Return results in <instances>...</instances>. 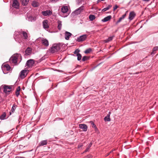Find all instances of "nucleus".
<instances>
[{"mask_svg":"<svg viewBox=\"0 0 158 158\" xmlns=\"http://www.w3.org/2000/svg\"><path fill=\"white\" fill-rule=\"evenodd\" d=\"M64 44L62 43H58L53 45L51 48L50 51L51 53H54L60 51Z\"/></svg>","mask_w":158,"mask_h":158,"instance_id":"obj_1","label":"nucleus"},{"mask_svg":"<svg viewBox=\"0 0 158 158\" xmlns=\"http://www.w3.org/2000/svg\"><path fill=\"white\" fill-rule=\"evenodd\" d=\"M22 57L21 55L19 54H16L13 55L10 58V62L16 64L18 61L19 60V62H20L22 60Z\"/></svg>","mask_w":158,"mask_h":158,"instance_id":"obj_2","label":"nucleus"},{"mask_svg":"<svg viewBox=\"0 0 158 158\" xmlns=\"http://www.w3.org/2000/svg\"><path fill=\"white\" fill-rule=\"evenodd\" d=\"M0 88H2L4 92L7 94L12 90V86L5 85L3 87H1Z\"/></svg>","mask_w":158,"mask_h":158,"instance_id":"obj_3","label":"nucleus"},{"mask_svg":"<svg viewBox=\"0 0 158 158\" xmlns=\"http://www.w3.org/2000/svg\"><path fill=\"white\" fill-rule=\"evenodd\" d=\"M2 69L4 73H6V71H9L10 70L11 67L8 64L3 65L2 67Z\"/></svg>","mask_w":158,"mask_h":158,"instance_id":"obj_4","label":"nucleus"},{"mask_svg":"<svg viewBox=\"0 0 158 158\" xmlns=\"http://www.w3.org/2000/svg\"><path fill=\"white\" fill-rule=\"evenodd\" d=\"M28 73V71L27 69H24L21 71L19 77L22 79L24 78Z\"/></svg>","mask_w":158,"mask_h":158,"instance_id":"obj_5","label":"nucleus"},{"mask_svg":"<svg viewBox=\"0 0 158 158\" xmlns=\"http://www.w3.org/2000/svg\"><path fill=\"white\" fill-rule=\"evenodd\" d=\"M87 36L88 35L86 34H84L83 35H81L78 37H77V41L79 42L84 41L86 40Z\"/></svg>","mask_w":158,"mask_h":158,"instance_id":"obj_6","label":"nucleus"},{"mask_svg":"<svg viewBox=\"0 0 158 158\" xmlns=\"http://www.w3.org/2000/svg\"><path fill=\"white\" fill-rule=\"evenodd\" d=\"M41 43L44 46L48 47L49 45V43L48 40L46 39L42 38L41 39L40 41Z\"/></svg>","mask_w":158,"mask_h":158,"instance_id":"obj_7","label":"nucleus"},{"mask_svg":"<svg viewBox=\"0 0 158 158\" xmlns=\"http://www.w3.org/2000/svg\"><path fill=\"white\" fill-rule=\"evenodd\" d=\"M136 16V14L133 11H131L129 15L128 19L129 21H131L133 20Z\"/></svg>","mask_w":158,"mask_h":158,"instance_id":"obj_8","label":"nucleus"},{"mask_svg":"<svg viewBox=\"0 0 158 158\" xmlns=\"http://www.w3.org/2000/svg\"><path fill=\"white\" fill-rule=\"evenodd\" d=\"M12 6L16 9H18L19 3L17 0H14L13 2Z\"/></svg>","mask_w":158,"mask_h":158,"instance_id":"obj_9","label":"nucleus"},{"mask_svg":"<svg viewBox=\"0 0 158 158\" xmlns=\"http://www.w3.org/2000/svg\"><path fill=\"white\" fill-rule=\"evenodd\" d=\"M79 127L80 129H82L84 131H86L87 130V126L85 124H80Z\"/></svg>","mask_w":158,"mask_h":158,"instance_id":"obj_10","label":"nucleus"},{"mask_svg":"<svg viewBox=\"0 0 158 158\" xmlns=\"http://www.w3.org/2000/svg\"><path fill=\"white\" fill-rule=\"evenodd\" d=\"M32 49L30 47H28L25 51V55L27 56L30 55L32 52Z\"/></svg>","mask_w":158,"mask_h":158,"instance_id":"obj_11","label":"nucleus"},{"mask_svg":"<svg viewBox=\"0 0 158 158\" xmlns=\"http://www.w3.org/2000/svg\"><path fill=\"white\" fill-rule=\"evenodd\" d=\"M34 64V61L33 60L30 59L27 60L26 63V65L30 67L31 66Z\"/></svg>","mask_w":158,"mask_h":158,"instance_id":"obj_12","label":"nucleus"},{"mask_svg":"<svg viewBox=\"0 0 158 158\" xmlns=\"http://www.w3.org/2000/svg\"><path fill=\"white\" fill-rule=\"evenodd\" d=\"M31 5L34 7L38 6L40 5L39 2L37 0H34L31 3Z\"/></svg>","mask_w":158,"mask_h":158,"instance_id":"obj_13","label":"nucleus"},{"mask_svg":"<svg viewBox=\"0 0 158 158\" xmlns=\"http://www.w3.org/2000/svg\"><path fill=\"white\" fill-rule=\"evenodd\" d=\"M43 25L44 29H48L49 28L48 25V21L47 20H44L43 22Z\"/></svg>","mask_w":158,"mask_h":158,"instance_id":"obj_14","label":"nucleus"},{"mask_svg":"<svg viewBox=\"0 0 158 158\" xmlns=\"http://www.w3.org/2000/svg\"><path fill=\"white\" fill-rule=\"evenodd\" d=\"M42 15L44 16H47L51 15L52 14V12L51 10H45L42 12Z\"/></svg>","mask_w":158,"mask_h":158,"instance_id":"obj_15","label":"nucleus"},{"mask_svg":"<svg viewBox=\"0 0 158 158\" xmlns=\"http://www.w3.org/2000/svg\"><path fill=\"white\" fill-rule=\"evenodd\" d=\"M111 16L110 15H109L105 17L102 20V22H107L110 20L111 18Z\"/></svg>","mask_w":158,"mask_h":158,"instance_id":"obj_16","label":"nucleus"},{"mask_svg":"<svg viewBox=\"0 0 158 158\" xmlns=\"http://www.w3.org/2000/svg\"><path fill=\"white\" fill-rule=\"evenodd\" d=\"M47 144V140H44L41 141L39 143V145L40 146H43L46 145Z\"/></svg>","mask_w":158,"mask_h":158,"instance_id":"obj_17","label":"nucleus"},{"mask_svg":"<svg viewBox=\"0 0 158 158\" xmlns=\"http://www.w3.org/2000/svg\"><path fill=\"white\" fill-rule=\"evenodd\" d=\"M29 0H20L23 6H26L28 3Z\"/></svg>","mask_w":158,"mask_h":158,"instance_id":"obj_18","label":"nucleus"},{"mask_svg":"<svg viewBox=\"0 0 158 158\" xmlns=\"http://www.w3.org/2000/svg\"><path fill=\"white\" fill-rule=\"evenodd\" d=\"M57 23L58 24L57 28L59 30H60L62 27V22L58 20Z\"/></svg>","mask_w":158,"mask_h":158,"instance_id":"obj_19","label":"nucleus"},{"mask_svg":"<svg viewBox=\"0 0 158 158\" xmlns=\"http://www.w3.org/2000/svg\"><path fill=\"white\" fill-rule=\"evenodd\" d=\"M36 19V17H32V16H29L28 18V20L31 21H35Z\"/></svg>","mask_w":158,"mask_h":158,"instance_id":"obj_20","label":"nucleus"},{"mask_svg":"<svg viewBox=\"0 0 158 158\" xmlns=\"http://www.w3.org/2000/svg\"><path fill=\"white\" fill-rule=\"evenodd\" d=\"M65 38L66 40L69 39V32L66 31L65 33Z\"/></svg>","mask_w":158,"mask_h":158,"instance_id":"obj_21","label":"nucleus"},{"mask_svg":"<svg viewBox=\"0 0 158 158\" xmlns=\"http://www.w3.org/2000/svg\"><path fill=\"white\" fill-rule=\"evenodd\" d=\"M6 116V113L5 112L3 113L0 117V119L1 120H4L5 119Z\"/></svg>","mask_w":158,"mask_h":158,"instance_id":"obj_22","label":"nucleus"},{"mask_svg":"<svg viewBox=\"0 0 158 158\" xmlns=\"http://www.w3.org/2000/svg\"><path fill=\"white\" fill-rule=\"evenodd\" d=\"M104 120L105 121H110V117H109V115H107L104 118Z\"/></svg>","mask_w":158,"mask_h":158,"instance_id":"obj_23","label":"nucleus"},{"mask_svg":"<svg viewBox=\"0 0 158 158\" xmlns=\"http://www.w3.org/2000/svg\"><path fill=\"white\" fill-rule=\"evenodd\" d=\"M90 123L92 125V127L93 128L95 129V131L98 130L97 128V127L96 125L94 124V123L93 121H90Z\"/></svg>","mask_w":158,"mask_h":158,"instance_id":"obj_24","label":"nucleus"},{"mask_svg":"<svg viewBox=\"0 0 158 158\" xmlns=\"http://www.w3.org/2000/svg\"><path fill=\"white\" fill-rule=\"evenodd\" d=\"M89 18L90 20L93 21L95 19V17L94 15H90L89 16Z\"/></svg>","mask_w":158,"mask_h":158,"instance_id":"obj_25","label":"nucleus"},{"mask_svg":"<svg viewBox=\"0 0 158 158\" xmlns=\"http://www.w3.org/2000/svg\"><path fill=\"white\" fill-rule=\"evenodd\" d=\"M23 35L24 37V39H27L28 36L27 33L25 31H23L22 32Z\"/></svg>","mask_w":158,"mask_h":158,"instance_id":"obj_26","label":"nucleus"},{"mask_svg":"<svg viewBox=\"0 0 158 158\" xmlns=\"http://www.w3.org/2000/svg\"><path fill=\"white\" fill-rule=\"evenodd\" d=\"M16 106L15 105V104H14L13 105V106L12 107L11 109V111L12 112H13L15 110L16 108Z\"/></svg>","mask_w":158,"mask_h":158,"instance_id":"obj_27","label":"nucleus"},{"mask_svg":"<svg viewBox=\"0 0 158 158\" xmlns=\"http://www.w3.org/2000/svg\"><path fill=\"white\" fill-rule=\"evenodd\" d=\"M77 60H81L82 57L80 53H77Z\"/></svg>","mask_w":158,"mask_h":158,"instance_id":"obj_28","label":"nucleus"},{"mask_svg":"<svg viewBox=\"0 0 158 158\" xmlns=\"http://www.w3.org/2000/svg\"><path fill=\"white\" fill-rule=\"evenodd\" d=\"M92 145V143H90L88 145V147L86 148V149L85 150V152H88L89 149L91 147V145Z\"/></svg>","mask_w":158,"mask_h":158,"instance_id":"obj_29","label":"nucleus"},{"mask_svg":"<svg viewBox=\"0 0 158 158\" xmlns=\"http://www.w3.org/2000/svg\"><path fill=\"white\" fill-rule=\"evenodd\" d=\"M92 51V49L91 48H89L86 49L85 51V53L87 54L90 53Z\"/></svg>","mask_w":158,"mask_h":158,"instance_id":"obj_30","label":"nucleus"},{"mask_svg":"<svg viewBox=\"0 0 158 158\" xmlns=\"http://www.w3.org/2000/svg\"><path fill=\"white\" fill-rule=\"evenodd\" d=\"M113 39V36H111L109 37L108 39L106 40V42H109L111 41Z\"/></svg>","mask_w":158,"mask_h":158,"instance_id":"obj_31","label":"nucleus"},{"mask_svg":"<svg viewBox=\"0 0 158 158\" xmlns=\"http://www.w3.org/2000/svg\"><path fill=\"white\" fill-rule=\"evenodd\" d=\"M112 7L111 5H109L103 9L102 10H108L109 9H111V7Z\"/></svg>","mask_w":158,"mask_h":158,"instance_id":"obj_32","label":"nucleus"},{"mask_svg":"<svg viewBox=\"0 0 158 158\" xmlns=\"http://www.w3.org/2000/svg\"><path fill=\"white\" fill-rule=\"evenodd\" d=\"M123 19H122V18L121 17L119 18L118 20L116 23V24H117L118 23L122 21V20Z\"/></svg>","mask_w":158,"mask_h":158,"instance_id":"obj_33","label":"nucleus"},{"mask_svg":"<svg viewBox=\"0 0 158 158\" xmlns=\"http://www.w3.org/2000/svg\"><path fill=\"white\" fill-rule=\"evenodd\" d=\"M64 9V10H69L67 6H64L61 8V10H63V9Z\"/></svg>","mask_w":158,"mask_h":158,"instance_id":"obj_34","label":"nucleus"},{"mask_svg":"<svg viewBox=\"0 0 158 158\" xmlns=\"http://www.w3.org/2000/svg\"><path fill=\"white\" fill-rule=\"evenodd\" d=\"M87 57L86 56H84L82 59L83 61H85L87 59Z\"/></svg>","mask_w":158,"mask_h":158,"instance_id":"obj_35","label":"nucleus"},{"mask_svg":"<svg viewBox=\"0 0 158 158\" xmlns=\"http://www.w3.org/2000/svg\"><path fill=\"white\" fill-rule=\"evenodd\" d=\"M19 12V10H12V13L14 15L17 14Z\"/></svg>","mask_w":158,"mask_h":158,"instance_id":"obj_36","label":"nucleus"},{"mask_svg":"<svg viewBox=\"0 0 158 158\" xmlns=\"http://www.w3.org/2000/svg\"><path fill=\"white\" fill-rule=\"evenodd\" d=\"M127 11H126L125 14H123L122 15V16L121 17L122 19H124L125 17L126 16L127 13Z\"/></svg>","mask_w":158,"mask_h":158,"instance_id":"obj_37","label":"nucleus"},{"mask_svg":"<svg viewBox=\"0 0 158 158\" xmlns=\"http://www.w3.org/2000/svg\"><path fill=\"white\" fill-rule=\"evenodd\" d=\"M158 49V47L156 46L153 48L152 50H153V51L155 52V51H156V50H157Z\"/></svg>","mask_w":158,"mask_h":158,"instance_id":"obj_38","label":"nucleus"},{"mask_svg":"<svg viewBox=\"0 0 158 158\" xmlns=\"http://www.w3.org/2000/svg\"><path fill=\"white\" fill-rule=\"evenodd\" d=\"M79 52V50L77 49L74 52V53L77 55V53H79L78 52Z\"/></svg>","mask_w":158,"mask_h":158,"instance_id":"obj_39","label":"nucleus"},{"mask_svg":"<svg viewBox=\"0 0 158 158\" xmlns=\"http://www.w3.org/2000/svg\"><path fill=\"white\" fill-rule=\"evenodd\" d=\"M20 86H19L17 87L16 91L19 92V91H20Z\"/></svg>","mask_w":158,"mask_h":158,"instance_id":"obj_40","label":"nucleus"},{"mask_svg":"<svg viewBox=\"0 0 158 158\" xmlns=\"http://www.w3.org/2000/svg\"><path fill=\"white\" fill-rule=\"evenodd\" d=\"M118 7V6L117 5H116L115 6H114V7H113V10H115L116 9H117V8Z\"/></svg>","mask_w":158,"mask_h":158,"instance_id":"obj_41","label":"nucleus"},{"mask_svg":"<svg viewBox=\"0 0 158 158\" xmlns=\"http://www.w3.org/2000/svg\"><path fill=\"white\" fill-rule=\"evenodd\" d=\"M83 146V144L82 143H81L79 144L78 145V148H80L82 147Z\"/></svg>","mask_w":158,"mask_h":158,"instance_id":"obj_42","label":"nucleus"},{"mask_svg":"<svg viewBox=\"0 0 158 158\" xmlns=\"http://www.w3.org/2000/svg\"><path fill=\"white\" fill-rule=\"evenodd\" d=\"M15 95L17 97H18L19 95V92L16 91Z\"/></svg>","mask_w":158,"mask_h":158,"instance_id":"obj_43","label":"nucleus"},{"mask_svg":"<svg viewBox=\"0 0 158 158\" xmlns=\"http://www.w3.org/2000/svg\"><path fill=\"white\" fill-rule=\"evenodd\" d=\"M83 7V6L79 8L77 10H83L84 9Z\"/></svg>","mask_w":158,"mask_h":158,"instance_id":"obj_44","label":"nucleus"},{"mask_svg":"<svg viewBox=\"0 0 158 158\" xmlns=\"http://www.w3.org/2000/svg\"><path fill=\"white\" fill-rule=\"evenodd\" d=\"M80 11L81 10H75L74 12L75 13H76L77 12H79L80 13L81 12Z\"/></svg>","mask_w":158,"mask_h":158,"instance_id":"obj_45","label":"nucleus"},{"mask_svg":"<svg viewBox=\"0 0 158 158\" xmlns=\"http://www.w3.org/2000/svg\"><path fill=\"white\" fill-rule=\"evenodd\" d=\"M62 11V12L63 13H66L67 12V11H68V10H61Z\"/></svg>","mask_w":158,"mask_h":158,"instance_id":"obj_46","label":"nucleus"},{"mask_svg":"<svg viewBox=\"0 0 158 158\" xmlns=\"http://www.w3.org/2000/svg\"><path fill=\"white\" fill-rule=\"evenodd\" d=\"M154 52V51H153V50H152V52L151 53V55L155 54V53Z\"/></svg>","mask_w":158,"mask_h":158,"instance_id":"obj_47","label":"nucleus"},{"mask_svg":"<svg viewBox=\"0 0 158 158\" xmlns=\"http://www.w3.org/2000/svg\"><path fill=\"white\" fill-rule=\"evenodd\" d=\"M111 114V112L109 111V113H108V114L107 115H109V117H110V114Z\"/></svg>","mask_w":158,"mask_h":158,"instance_id":"obj_48","label":"nucleus"},{"mask_svg":"<svg viewBox=\"0 0 158 158\" xmlns=\"http://www.w3.org/2000/svg\"><path fill=\"white\" fill-rule=\"evenodd\" d=\"M70 134H73V131H70Z\"/></svg>","mask_w":158,"mask_h":158,"instance_id":"obj_49","label":"nucleus"},{"mask_svg":"<svg viewBox=\"0 0 158 158\" xmlns=\"http://www.w3.org/2000/svg\"><path fill=\"white\" fill-rule=\"evenodd\" d=\"M101 1V0H98V2H100Z\"/></svg>","mask_w":158,"mask_h":158,"instance_id":"obj_50","label":"nucleus"},{"mask_svg":"<svg viewBox=\"0 0 158 158\" xmlns=\"http://www.w3.org/2000/svg\"><path fill=\"white\" fill-rule=\"evenodd\" d=\"M72 35V34L70 33V37Z\"/></svg>","mask_w":158,"mask_h":158,"instance_id":"obj_51","label":"nucleus"},{"mask_svg":"<svg viewBox=\"0 0 158 158\" xmlns=\"http://www.w3.org/2000/svg\"><path fill=\"white\" fill-rule=\"evenodd\" d=\"M113 150H112L110 152V153Z\"/></svg>","mask_w":158,"mask_h":158,"instance_id":"obj_52","label":"nucleus"},{"mask_svg":"<svg viewBox=\"0 0 158 158\" xmlns=\"http://www.w3.org/2000/svg\"><path fill=\"white\" fill-rule=\"evenodd\" d=\"M101 0V1H105V0Z\"/></svg>","mask_w":158,"mask_h":158,"instance_id":"obj_53","label":"nucleus"},{"mask_svg":"<svg viewBox=\"0 0 158 158\" xmlns=\"http://www.w3.org/2000/svg\"><path fill=\"white\" fill-rule=\"evenodd\" d=\"M10 115L11 114V113L10 112Z\"/></svg>","mask_w":158,"mask_h":158,"instance_id":"obj_54","label":"nucleus"},{"mask_svg":"<svg viewBox=\"0 0 158 158\" xmlns=\"http://www.w3.org/2000/svg\"><path fill=\"white\" fill-rule=\"evenodd\" d=\"M103 11H106V10H103Z\"/></svg>","mask_w":158,"mask_h":158,"instance_id":"obj_55","label":"nucleus"}]
</instances>
